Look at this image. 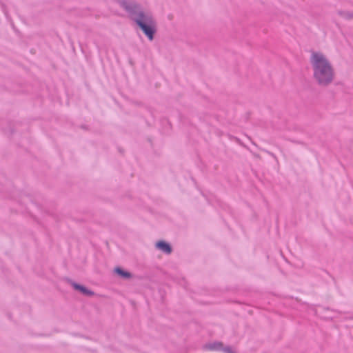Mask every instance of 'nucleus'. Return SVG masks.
<instances>
[{
	"instance_id": "4",
	"label": "nucleus",
	"mask_w": 353,
	"mask_h": 353,
	"mask_svg": "<svg viewBox=\"0 0 353 353\" xmlns=\"http://www.w3.org/2000/svg\"><path fill=\"white\" fill-rule=\"evenodd\" d=\"M115 272L119 274L120 276L124 278H130L131 276L130 274L128 272L124 271L123 270L117 268L115 269Z\"/></svg>"
},
{
	"instance_id": "2",
	"label": "nucleus",
	"mask_w": 353,
	"mask_h": 353,
	"mask_svg": "<svg viewBox=\"0 0 353 353\" xmlns=\"http://www.w3.org/2000/svg\"><path fill=\"white\" fill-rule=\"evenodd\" d=\"M134 20L148 39L152 40L153 34L155 32V23L151 15L140 12L134 18Z\"/></svg>"
},
{
	"instance_id": "6",
	"label": "nucleus",
	"mask_w": 353,
	"mask_h": 353,
	"mask_svg": "<svg viewBox=\"0 0 353 353\" xmlns=\"http://www.w3.org/2000/svg\"><path fill=\"white\" fill-rule=\"evenodd\" d=\"M74 288L76 289L81 290L84 294H89V292L83 286L74 285Z\"/></svg>"
},
{
	"instance_id": "5",
	"label": "nucleus",
	"mask_w": 353,
	"mask_h": 353,
	"mask_svg": "<svg viewBox=\"0 0 353 353\" xmlns=\"http://www.w3.org/2000/svg\"><path fill=\"white\" fill-rule=\"evenodd\" d=\"M222 346V344L220 343H215L209 345L210 350H217L219 349Z\"/></svg>"
},
{
	"instance_id": "3",
	"label": "nucleus",
	"mask_w": 353,
	"mask_h": 353,
	"mask_svg": "<svg viewBox=\"0 0 353 353\" xmlns=\"http://www.w3.org/2000/svg\"><path fill=\"white\" fill-rule=\"evenodd\" d=\"M156 246L157 248L167 254H170L172 252V248L170 245L165 241H161L157 242Z\"/></svg>"
},
{
	"instance_id": "1",
	"label": "nucleus",
	"mask_w": 353,
	"mask_h": 353,
	"mask_svg": "<svg viewBox=\"0 0 353 353\" xmlns=\"http://www.w3.org/2000/svg\"><path fill=\"white\" fill-rule=\"evenodd\" d=\"M310 61L314 71V77L319 84L327 85L332 82L334 78V70L323 54L313 52Z\"/></svg>"
}]
</instances>
